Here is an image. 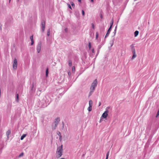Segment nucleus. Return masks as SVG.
<instances>
[{"instance_id": "1", "label": "nucleus", "mask_w": 159, "mask_h": 159, "mask_svg": "<svg viewBox=\"0 0 159 159\" xmlns=\"http://www.w3.org/2000/svg\"><path fill=\"white\" fill-rule=\"evenodd\" d=\"M62 146V145H61L57 148L56 153V157L57 158L60 157L62 155L63 152Z\"/></svg>"}, {"instance_id": "2", "label": "nucleus", "mask_w": 159, "mask_h": 159, "mask_svg": "<svg viewBox=\"0 0 159 159\" xmlns=\"http://www.w3.org/2000/svg\"><path fill=\"white\" fill-rule=\"evenodd\" d=\"M97 79H95L92 84V85L90 88V90H91L92 91H94L95 87L97 84Z\"/></svg>"}, {"instance_id": "3", "label": "nucleus", "mask_w": 159, "mask_h": 159, "mask_svg": "<svg viewBox=\"0 0 159 159\" xmlns=\"http://www.w3.org/2000/svg\"><path fill=\"white\" fill-rule=\"evenodd\" d=\"M17 66V61L16 58H15L13 64V69L16 70Z\"/></svg>"}, {"instance_id": "4", "label": "nucleus", "mask_w": 159, "mask_h": 159, "mask_svg": "<svg viewBox=\"0 0 159 159\" xmlns=\"http://www.w3.org/2000/svg\"><path fill=\"white\" fill-rule=\"evenodd\" d=\"M109 107H107L106 108V111L102 114V117L103 118H107L108 115V111L107 109H108Z\"/></svg>"}, {"instance_id": "5", "label": "nucleus", "mask_w": 159, "mask_h": 159, "mask_svg": "<svg viewBox=\"0 0 159 159\" xmlns=\"http://www.w3.org/2000/svg\"><path fill=\"white\" fill-rule=\"evenodd\" d=\"M60 121V119L59 118H57L55 119V127L53 128V129H55L56 127H57L58 123Z\"/></svg>"}, {"instance_id": "6", "label": "nucleus", "mask_w": 159, "mask_h": 159, "mask_svg": "<svg viewBox=\"0 0 159 159\" xmlns=\"http://www.w3.org/2000/svg\"><path fill=\"white\" fill-rule=\"evenodd\" d=\"M41 43L38 44L37 47V50L38 53H39L41 50Z\"/></svg>"}, {"instance_id": "7", "label": "nucleus", "mask_w": 159, "mask_h": 159, "mask_svg": "<svg viewBox=\"0 0 159 159\" xmlns=\"http://www.w3.org/2000/svg\"><path fill=\"white\" fill-rule=\"evenodd\" d=\"M41 25L42 28V31L43 32L45 29V22L44 20L42 22Z\"/></svg>"}, {"instance_id": "8", "label": "nucleus", "mask_w": 159, "mask_h": 159, "mask_svg": "<svg viewBox=\"0 0 159 159\" xmlns=\"http://www.w3.org/2000/svg\"><path fill=\"white\" fill-rule=\"evenodd\" d=\"M111 29V28H109V29H108V30L107 33H106V35L105 36V38L107 37L109 35V34L110 33Z\"/></svg>"}, {"instance_id": "9", "label": "nucleus", "mask_w": 159, "mask_h": 159, "mask_svg": "<svg viewBox=\"0 0 159 159\" xmlns=\"http://www.w3.org/2000/svg\"><path fill=\"white\" fill-rule=\"evenodd\" d=\"M26 134H23L20 137V139L21 140H23L26 137Z\"/></svg>"}, {"instance_id": "10", "label": "nucleus", "mask_w": 159, "mask_h": 159, "mask_svg": "<svg viewBox=\"0 0 159 159\" xmlns=\"http://www.w3.org/2000/svg\"><path fill=\"white\" fill-rule=\"evenodd\" d=\"M89 106H92L93 101L92 100H90L89 102Z\"/></svg>"}, {"instance_id": "11", "label": "nucleus", "mask_w": 159, "mask_h": 159, "mask_svg": "<svg viewBox=\"0 0 159 159\" xmlns=\"http://www.w3.org/2000/svg\"><path fill=\"white\" fill-rule=\"evenodd\" d=\"M139 34V32L136 30L134 32V35L135 37H136Z\"/></svg>"}, {"instance_id": "12", "label": "nucleus", "mask_w": 159, "mask_h": 159, "mask_svg": "<svg viewBox=\"0 0 159 159\" xmlns=\"http://www.w3.org/2000/svg\"><path fill=\"white\" fill-rule=\"evenodd\" d=\"M113 19H112V20H111V23H110V28H111V27L113 24Z\"/></svg>"}, {"instance_id": "13", "label": "nucleus", "mask_w": 159, "mask_h": 159, "mask_svg": "<svg viewBox=\"0 0 159 159\" xmlns=\"http://www.w3.org/2000/svg\"><path fill=\"white\" fill-rule=\"evenodd\" d=\"M92 106H89V107L88 108V110L89 111H90L92 110Z\"/></svg>"}, {"instance_id": "14", "label": "nucleus", "mask_w": 159, "mask_h": 159, "mask_svg": "<svg viewBox=\"0 0 159 159\" xmlns=\"http://www.w3.org/2000/svg\"><path fill=\"white\" fill-rule=\"evenodd\" d=\"M16 101L17 102H18L19 101V94H16Z\"/></svg>"}, {"instance_id": "15", "label": "nucleus", "mask_w": 159, "mask_h": 159, "mask_svg": "<svg viewBox=\"0 0 159 159\" xmlns=\"http://www.w3.org/2000/svg\"><path fill=\"white\" fill-rule=\"evenodd\" d=\"M98 37V32H96V39L97 40Z\"/></svg>"}, {"instance_id": "16", "label": "nucleus", "mask_w": 159, "mask_h": 159, "mask_svg": "<svg viewBox=\"0 0 159 159\" xmlns=\"http://www.w3.org/2000/svg\"><path fill=\"white\" fill-rule=\"evenodd\" d=\"M48 68H47L46 71V76L47 77L48 76Z\"/></svg>"}, {"instance_id": "17", "label": "nucleus", "mask_w": 159, "mask_h": 159, "mask_svg": "<svg viewBox=\"0 0 159 159\" xmlns=\"http://www.w3.org/2000/svg\"><path fill=\"white\" fill-rule=\"evenodd\" d=\"M50 35V29H49L48 31L47 35L48 36H49Z\"/></svg>"}, {"instance_id": "18", "label": "nucleus", "mask_w": 159, "mask_h": 159, "mask_svg": "<svg viewBox=\"0 0 159 159\" xmlns=\"http://www.w3.org/2000/svg\"><path fill=\"white\" fill-rule=\"evenodd\" d=\"M11 134V131L10 130H8L7 132V134L8 136Z\"/></svg>"}, {"instance_id": "19", "label": "nucleus", "mask_w": 159, "mask_h": 159, "mask_svg": "<svg viewBox=\"0 0 159 159\" xmlns=\"http://www.w3.org/2000/svg\"><path fill=\"white\" fill-rule=\"evenodd\" d=\"M70 4H71V5L72 6V7L74 8L75 7V5L73 3V2H71L70 3Z\"/></svg>"}, {"instance_id": "20", "label": "nucleus", "mask_w": 159, "mask_h": 159, "mask_svg": "<svg viewBox=\"0 0 159 159\" xmlns=\"http://www.w3.org/2000/svg\"><path fill=\"white\" fill-rule=\"evenodd\" d=\"M136 57V54H133V56L132 57V59H134Z\"/></svg>"}, {"instance_id": "21", "label": "nucleus", "mask_w": 159, "mask_h": 159, "mask_svg": "<svg viewBox=\"0 0 159 159\" xmlns=\"http://www.w3.org/2000/svg\"><path fill=\"white\" fill-rule=\"evenodd\" d=\"M89 49L91 48V43L90 42L89 43Z\"/></svg>"}, {"instance_id": "22", "label": "nucleus", "mask_w": 159, "mask_h": 159, "mask_svg": "<svg viewBox=\"0 0 159 159\" xmlns=\"http://www.w3.org/2000/svg\"><path fill=\"white\" fill-rule=\"evenodd\" d=\"M69 64L70 66H71L72 65V62L71 60H69Z\"/></svg>"}, {"instance_id": "23", "label": "nucleus", "mask_w": 159, "mask_h": 159, "mask_svg": "<svg viewBox=\"0 0 159 159\" xmlns=\"http://www.w3.org/2000/svg\"><path fill=\"white\" fill-rule=\"evenodd\" d=\"M93 92V91H92L91 90H90V92L89 93V96H90L91 95H92V93Z\"/></svg>"}, {"instance_id": "24", "label": "nucleus", "mask_w": 159, "mask_h": 159, "mask_svg": "<svg viewBox=\"0 0 159 159\" xmlns=\"http://www.w3.org/2000/svg\"><path fill=\"white\" fill-rule=\"evenodd\" d=\"M109 152H108L107 154L106 158H108V156L109 155Z\"/></svg>"}, {"instance_id": "25", "label": "nucleus", "mask_w": 159, "mask_h": 159, "mask_svg": "<svg viewBox=\"0 0 159 159\" xmlns=\"http://www.w3.org/2000/svg\"><path fill=\"white\" fill-rule=\"evenodd\" d=\"M67 6H68V7H69L70 9H71V10L72 9V8H71V6L68 3V4H67Z\"/></svg>"}, {"instance_id": "26", "label": "nucleus", "mask_w": 159, "mask_h": 159, "mask_svg": "<svg viewBox=\"0 0 159 159\" xmlns=\"http://www.w3.org/2000/svg\"><path fill=\"white\" fill-rule=\"evenodd\" d=\"M30 39L31 40H34V39H33V35H32V36H30Z\"/></svg>"}, {"instance_id": "27", "label": "nucleus", "mask_w": 159, "mask_h": 159, "mask_svg": "<svg viewBox=\"0 0 159 159\" xmlns=\"http://www.w3.org/2000/svg\"><path fill=\"white\" fill-rule=\"evenodd\" d=\"M133 54H136L135 50V49H134L132 51Z\"/></svg>"}, {"instance_id": "28", "label": "nucleus", "mask_w": 159, "mask_h": 159, "mask_svg": "<svg viewBox=\"0 0 159 159\" xmlns=\"http://www.w3.org/2000/svg\"><path fill=\"white\" fill-rule=\"evenodd\" d=\"M23 155H24V153L23 152H22L19 155V157H20L22 156Z\"/></svg>"}, {"instance_id": "29", "label": "nucleus", "mask_w": 159, "mask_h": 159, "mask_svg": "<svg viewBox=\"0 0 159 159\" xmlns=\"http://www.w3.org/2000/svg\"><path fill=\"white\" fill-rule=\"evenodd\" d=\"M159 115V109L157 111V114L156 116V117H157Z\"/></svg>"}, {"instance_id": "30", "label": "nucleus", "mask_w": 159, "mask_h": 159, "mask_svg": "<svg viewBox=\"0 0 159 159\" xmlns=\"http://www.w3.org/2000/svg\"><path fill=\"white\" fill-rule=\"evenodd\" d=\"M34 40H31V45H33L34 44Z\"/></svg>"}, {"instance_id": "31", "label": "nucleus", "mask_w": 159, "mask_h": 159, "mask_svg": "<svg viewBox=\"0 0 159 159\" xmlns=\"http://www.w3.org/2000/svg\"><path fill=\"white\" fill-rule=\"evenodd\" d=\"M65 32H66V33H67V31H68V29L67 28H65Z\"/></svg>"}, {"instance_id": "32", "label": "nucleus", "mask_w": 159, "mask_h": 159, "mask_svg": "<svg viewBox=\"0 0 159 159\" xmlns=\"http://www.w3.org/2000/svg\"><path fill=\"white\" fill-rule=\"evenodd\" d=\"M92 25L93 28V29H94V25L93 23H92Z\"/></svg>"}, {"instance_id": "33", "label": "nucleus", "mask_w": 159, "mask_h": 159, "mask_svg": "<svg viewBox=\"0 0 159 159\" xmlns=\"http://www.w3.org/2000/svg\"><path fill=\"white\" fill-rule=\"evenodd\" d=\"M82 15L83 16H84V11L83 10L82 11Z\"/></svg>"}, {"instance_id": "34", "label": "nucleus", "mask_w": 159, "mask_h": 159, "mask_svg": "<svg viewBox=\"0 0 159 159\" xmlns=\"http://www.w3.org/2000/svg\"><path fill=\"white\" fill-rule=\"evenodd\" d=\"M72 70L73 71L75 70V67L74 66H73L72 67Z\"/></svg>"}, {"instance_id": "35", "label": "nucleus", "mask_w": 159, "mask_h": 159, "mask_svg": "<svg viewBox=\"0 0 159 159\" xmlns=\"http://www.w3.org/2000/svg\"><path fill=\"white\" fill-rule=\"evenodd\" d=\"M101 102H99V106H100L101 105Z\"/></svg>"}, {"instance_id": "36", "label": "nucleus", "mask_w": 159, "mask_h": 159, "mask_svg": "<svg viewBox=\"0 0 159 159\" xmlns=\"http://www.w3.org/2000/svg\"><path fill=\"white\" fill-rule=\"evenodd\" d=\"M68 75H69L70 74V72H68Z\"/></svg>"}, {"instance_id": "37", "label": "nucleus", "mask_w": 159, "mask_h": 159, "mask_svg": "<svg viewBox=\"0 0 159 159\" xmlns=\"http://www.w3.org/2000/svg\"><path fill=\"white\" fill-rule=\"evenodd\" d=\"M94 49H93L92 50V52H94Z\"/></svg>"}, {"instance_id": "38", "label": "nucleus", "mask_w": 159, "mask_h": 159, "mask_svg": "<svg viewBox=\"0 0 159 159\" xmlns=\"http://www.w3.org/2000/svg\"><path fill=\"white\" fill-rule=\"evenodd\" d=\"M79 1L80 2H81V0Z\"/></svg>"}, {"instance_id": "39", "label": "nucleus", "mask_w": 159, "mask_h": 159, "mask_svg": "<svg viewBox=\"0 0 159 159\" xmlns=\"http://www.w3.org/2000/svg\"><path fill=\"white\" fill-rule=\"evenodd\" d=\"M60 159H64V158H60Z\"/></svg>"}, {"instance_id": "40", "label": "nucleus", "mask_w": 159, "mask_h": 159, "mask_svg": "<svg viewBox=\"0 0 159 159\" xmlns=\"http://www.w3.org/2000/svg\"><path fill=\"white\" fill-rule=\"evenodd\" d=\"M91 1V2H93V1L92 0V1Z\"/></svg>"}, {"instance_id": "41", "label": "nucleus", "mask_w": 159, "mask_h": 159, "mask_svg": "<svg viewBox=\"0 0 159 159\" xmlns=\"http://www.w3.org/2000/svg\"><path fill=\"white\" fill-rule=\"evenodd\" d=\"M101 18H102V16H101Z\"/></svg>"}, {"instance_id": "42", "label": "nucleus", "mask_w": 159, "mask_h": 159, "mask_svg": "<svg viewBox=\"0 0 159 159\" xmlns=\"http://www.w3.org/2000/svg\"><path fill=\"white\" fill-rule=\"evenodd\" d=\"M10 2V0H9V3Z\"/></svg>"}, {"instance_id": "43", "label": "nucleus", "mask_w": 159, "mask_h": 159, "mask_svg": "<svg viewBox=\"0 0 159 159\" xmlns=\"http://www.w3.org/2000/svg\"><path fill=\"white\" fill-rule=\"evenodd\" d=\"M108 158H106V159H108Z\"/></svg>"}]
</instances>
